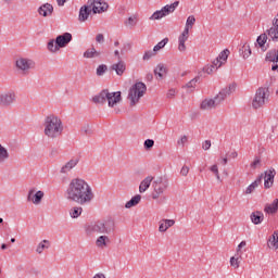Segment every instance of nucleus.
<instances>
[{"label": "nucleus", "mask_w": 278, "mask_h": 278, "mask_svg": "<svg viewBox=\"0 0 278 278\" xmlns=\"http://www.w3.org/2000/svg\"><path fill=\"white\" fill-rule=\"evenodd\" d=\"M65 199L78 205H90L94 201V191L86 179L73 178L65 190Z\"/></svg>", "instance_id": "1"}, {"label": "nucleus", "mask_w": 278, "mask_h": 278, "mask_svg": "<svg viewBox=\"0 0 278 278\" xmlns=\"http://www.w3.org/2000/svg\"><path fill=\"white\" fill-rule=\"evenodd\" d=\"M43 134L47 138L51 140H55V138H60L62 132L64 131V126L62 125V119H60L55 115H49L46 117L43 123Z\"/></svg>", "instance_id": "2"}, {"label": "nucleus", "mask_w": 278, "mask_h": 278, "mask_svg": "<svg viewBox=\"0 0 278 278\" xmlns=\"http://www.w3.org/2000/svg\"><path fill=\"white\" fill-rule=\"evenodd\" d=\"M116 230V222L113 218L102 219L90 224L87 227L88 233H98L101 236H110Z\"/></svg>", "instance_id": "3"}, {"label": "nucleus", "mask_w": 278, "mask_h": 278, "mask_svg": "<svg viewBox=\"0 0 278 278\" xmlns=\"http://www.w3.org/2000/svg\"><path fill=\"white\" fill-rule=\"evenodd\" d=\"M97 3H101V0H88L87 4L79 9L78 21L80 23H86L92 12L93 14H102V12H108V8H110L108 3H103L102 8L100 9L97 8Z\"/></svg>", "instance_id": "4"}, {"label": "nucleus", "mask_w": 278, "mask_h": 278, "mask_svg": "<svg viewBox=\"0 0 278 278\" xmlns=\"http://www.w3.org/2000/svg\"><path fill=\"white\" fill-rule=\"evenodd\" d=\"M168 178L165 176L157 177L153 181V192H152V199L153 201H157L159 203H164L166 201V197L162 195L166 190H168Z\"/></svg>", "instance_id": "5"}, {"label": "nucleus", "mask_w": 278, "mask_h": 278, "mask_svg": "<svg viewBox=\"0 0 278 278\" xmlns=\"http://www.w3.org/2000/svg\"><path fill=\"white\" fill-rule=\"evenodd\" d=\"M147 92V85L142 81H138L132 85L128 91V99L130 100V106L134 108L137 103H140V99L144 97Z\"/></svg>", "instance_id": "6"}, {"label": "nucleus", "mask_w": 278, "mask_h": 278, "mask_svg": "<svg viewBox=\"0 0 278 278\" xmlns=\"http://www.w3.org/2000/svg\"><path fill=\"white\" fill-rule=\"evenodd\" d=\"M269 97H270V93H268V88L260 87L256 90V93L252 100V108L254 110H260V108H264Z\"/></svg>", "instance_id": "7"}, {"label": "nucleus", "mask_w": 278, "mask_h": 278, "mask_svg": "<svg viewBox=\"0 0 278 278\" xmlns=\"http://www.w3.org/2000/svg\"><path fill=\"white\" fill-rule=\"evenodd\" d=\"M15 66L22 75H29V72L36 68V62L31 59L20 58L16 60Z\"/></svg>", "instance_id": "8"}, {"label": "nucleus", "mask_w": 278, "mask_h": 278, "mask_svg": "<svg viewBox=\"0 0 278 278\" xmlns=\"http://www.w3.org/2000/svg\"><path fill=\"white\" fill-rule=\"evenodd\" d=\"M16 101V92L13 90L0 93V108H10Z\"/></svg>", "instance_id": "9"}, {"label": "nucleus", "mask_w": 278, "mask_h": 278, "mask_svg": "<svg viewBox=\"0 0 278 278\" xmlns=\"http://www.w3.org/2000/svg\"><path fill=\"white\" fill-rule=\"evenodd\" d=\"M45 199V191H36V188H31L27 194V201L34 203V205H40Z\"/></svg>", "instance_id": "10"}, {"label": "nucleus", "mask_w": 278, "mask_h": 278, "mask_svg": "<svg viewBox=\"0 0 278 278\" xmlns=\"http://www.w3.org/2000/svg\"><path fill=\"white\" fill-rule=\"evenodd\" d=\"M263 175L264 178V188L268 190L269 188H273V185L275 184V176L277 175V170H275L274 167L267 169L264 172Z\"/></svg>", "instance_id": "11"}, {"label": "nucleus", "mask_w": 278, "mask_h": 278, "mask_svg": "<svg viewBox=\"0 0 278 278\" xmlns=\"http://www.w3.org/2000/svg\"><path fill=\"white\" fill-rule=\"evenodd\" d=\"M232 92H236V85H229L228 87L222 89L217 96H215V100L218 101V105L227 99V97L231 96Z\"/></svg>", "instance_id": "12"}, {"label": "nucleus", "mask_w": 278, "mask_h": 278, "mask_svg": "<svg viewBox=\"0 0 278 278\" xmlns=\"http://www.w3.org/2000/svg\"><path fill=\"white\" fill-rule=\"evenodd\" d=\"M232 92H236V85H229L228 87L222 89L217 96H215V100L218 101V105L227 99V97L231 96Z\"/></svg>", "instance_id": "13"}, {"label": "nucleus", "mask_w": 278, "mask_h": 278, "mask_svg": "<svg viewBox=\"0 0 278 278\" xmlns=\"http://www.w3.org/2000/svg\"><path fill=\"white\" fill-rule=\"evenodd\" d=\"M227 58H229V50L226 49L219 53V55L213 61L212 66H214L215 71H218L223 64L227 62Z\"/></svg>", "instance_id": "14"}, {"label": "nucleus", "mask_w": 278, "mask_h": 278, "mask_svg": "<svg viewBox=\"0 0 278 278\" xmlns=\"http://www.w3.org/2000/svg\"><path fill=\"white\" fill-rule=\"evenodd\" d=\"M72 40L73 35L71 33H64L55 38V45H58L59 49H64Z\"/></svg>", "instance_id": "15"}, {"label": "nucleus", "mask_w": 278, "mask_h": 278, "mask_svg": "<svg viewBox=\"0 0 278 278\" xmlns=\"http://www.w3.org/2000/svg\"><path fill=\"white\" fill-rule=\"evenodd\" d=\"M79 164V157H73L67 161L60 169L61 175H68L73 168H75Z\"/></svg>", "instance_id": "16"}, {"label": "nucleus", "mask_w": 278, "mask_h": 278, "mask_svg": "<svg viewBox=\"0 0 278 278\" xmlns=\"http://www.w3.org/2000/svg\"><path fill=\"white\" fill-rule=\"evenodd\" d=\"M109 97H106V101L109 104V108H114L117 103H121L123 101V97L121 96V91L116 92H110L109 91Z\"/></svg>", "instance_id": "17"}, {"label": "nucleus", "mask_w": 278, "mask_h": 278, "mask_svg": "<svg viewBox=\"0 0 278 278\" xmlns=\"http://www.w3.org/2000/svg\"><path fill=\"white\" fill-rule=\"evenodd\" d=\"M189 36L190 33H188V30H184L178 37V51H180L181 53L186 51V42L188 41Z\"/></svg>", "instance_id": "18"}, {"label": "nucleus", "mask_w": 278, "mask_h": 278, "mask_svg": "<svg viewBox=\"0 0 278 278\" xmlns=\"http://www.w3.org/2000/svg\"><path fill=\"white\" fill-rule=\"evenodd\" d=\"M217 105H218V101H216V98L204 99L201 102L200 108H201V110H214V108H217Z\"/></svg>", "instance_id": "19"}, {"label": "nucleus", "mask_w": 278, "mask_h": 278, "mask_svg": "<svg viewBox=\"0 0 278 278\" xmlns=\"http://www.w3.org/2000/svg\"><path fill=\"white\" fill-rule=\"evenodd\" d=\"M109 90L104 89L102 90L100 93L96 94L92 98V101L97 104L103 105V103H105L108 101V97H109Z\"/></svg>", "instance_id": "20"}, {"label": "nucleus", "mask_w": 278, "mask_h": 278, "mask_svg": "<svg viewBox=\"0 0 278 278\" xmlns=\"http://www.w3.org/2000/svg\"><path fill=\"white\" fill-rule=\"evenodd\" d=\"M40 16H51L53 14V5L51 3H45L38 9Z\"/></svg>", "instance_id": "21"}, {"label": "nucleus", "mask_w": 278, "mask_h": 278, "mask_svg": "<svg viewBox=\"0 0 278 278\" xmlns=\"http://www.w3.org/2000/svg\"><path fill=\"white\" fill-rule=\"evenodd\" d=\"M110 242L112 241L110 240V237L108 235H101L96 240V247H98V249H105L108 248Z\"/></svg>", "instance_id": "22"}, {"label": "nucleus", "mask_w": 278, "mask_h": 278, "mask_svg": "<svg viewBox=\"0 0 278 278\" xmlns=\"http://www.w3.org/2000/svg\"><path fill=\"white\" fill-rule=\"evenodd\" d=\"M262 179H264V175H261L253 181L244 191L243 194H253L255 189L262 184Z\"/></svg>", "instance_id": "23"}, {"label": "nucleus", "mask_w": 278, "mask_h": 278, "mask_svg": "<svg viewBox=\"0 0 278 278\" xmlns=\"http://www.w3.org/2000/svg\"><path fill=\"white\" fill-rule=\"evenodd\" d=\"M250 218L253 225H262L264 223V213L262 211L252 212Z\"/></svg>", "instance_id": "24"}, {"label": "nucleus", "mask_w": 278, "mask_h": 278, "mask_svg": "<svg viewBox=\"0 0 278 278\" xmlns=\"http://www.w3.org/2000/svg\"><path fill=\"white\" fill-rule=\"evenodd\" d=\"M111 70L115 71L116 75L122 76L123 73H125V71L127 70V65L123 60H119L117 63L111 66Z\"/></svg>", "instance_id": "25"}, {"label": "nucleus", "mask_w": 278, "mask_h": 278, "mask_svg": "<svg viewBox=\"0 0 278 278\" xmlns=\"http://www.w3.org/2000/svg\"><path fill=\"white\" fill-rule=\"evenodd\" d=\"M153 182V176H147L139 185L140 194L144 193L148 188H151V184Z\"/></svg>", "instance_id": "26"}, {"label": "nucleus", "mask_w": 278, "mask_h": 278, "mask_svg": "<svg viewBox=\"0 0 278 278\" xmlns=\"http://www.w3.org/2000/svg\"><path fill=\"white\" fill-rule=\"evenodd\" d=\"M173 225H175L174 219H163L160 222L159 231L164 233L165 231H168L169 227H173Z\"/></svg>", "instance_id": "27"}, {"label": "nucleus", "mask_w": 278, "mask_h": 278, "mask_svg": "<svg viewBox=\"0 0 278 278\" xmlns=\"http://www.w3.org/2000/svg\"><path fill=\"white\" fill-rule=\"evenodd\" d=\"M177 8H179V1H175L172 4H166L161 10L163 11L164 16H168V14H173Z\"/></svg>", "instance_id": "28"}, {"label": "nucleus", "mask_w": 278, "mask_h": 278, "mask_svg": "<svg viewBox=\"0 0 278 278\" xmlns=\"http://www.w3.org/2000/svg\"><path fill=\"white\" fill-rule=\"evenodd\" d=\"M265 61L273 62L274 64H277L278 63V50L277 49L269 50L265 55Z\"/></svg>", "instance_id": "29"}, {"label": "nucleus", "mask_w": 278, "mask_h": 278, "mask_svg": "<svg viewBox=\"0 0 278 278\" xmlns=\"http://www.w3.org/2000/svg\"><path fill=\"white\" fill-rule=\"evenodd\" d=\"M277 211H278V199H275L270 204H266L264 208L265 214H277Z\"/></svg>", "instance_id": "30"}, {"label": "nucleus", "mask_w": 278, "mask_h": 278, "mask_svg": "<svg viewBox=\"0 0 278 278\" xmlns=\"http://www.w3.org/2000/svg\"><path fill=\"white\" fill-rule=\"evenodd\" d=\"M8 160H10V152L8 151V148L0 143V164H5Z\"/></svg>", "instance_id": "31"}, {"label": "nucleus", "mask_w": 278, "mask_h": 278, "mask_svg": "<svg viewBox=\"0 0 278 278\" xmlns=\"http://www.w3.org/2000/svg\"><path fill=\"white\" fill-rule=\"evenodd\" d=\"M140 201H142V195L137 194V195L132 197L128 202H126V204H125L126 210L136 207V205H138V203H140Z\"/></svg>", "instance_id": "32"}, {"label": "nucleus", "mask_w": 278, "mask_h": 278, "mask_svg": "<svg viewBox=\"0 0 278 278\" xmlns=\"http://www.w3.org/2000/svg\"><path fill=\"white\" fill-rule=\"evenodd\" d=\"M240 55L243 58V60H248V58H251V46L249 43H244L240 49H239Z\"/></svg>", "instance_id": "33"}, {"label": "nucleus", "mask_w": 278, "mask_h": 278, "mask_svg": "<svg viewBox=\"0 0 278 278\" xmlns=\"http://www.w3.org/2000/svg\"><path fill=\"white\" fill-rule=\"evenodd\" d=\"M84 58H87L88 60L92 59V58H101V52L97 51V49H94V47L87 49L84 52Z\"/></svg>", "instance_id": "34"}, {"label": "nucleus", "mask_w": 278, "mask_h": 278, "mask_svg": "<svg viewBox=\"0 0 278 278\" xmlns=\"http://www.w3.org/2000/svg\"><path fill=\"white\" fill-rule=\"evenodd\" d=\"M267 247L269 249H274L275 251H277V249H278V232H274V235L269 238V240L267 242Z\"/></svg>", "instance_id": "35"}, {"label": "nucleus", "mask_w": 278, "mask_h": 278, "mask_svg": "<svg viewBox=\"0 0 278 278\" xmlns=\"http://www.w3.org/2000/svg\"><path fill=\"white\" fill-rule=\"evenodd\" d=\"M49 247H51V242H49V240H42L36 248V253H38V255H42V252L46 249H49Z\"/></svg>", "instance_id": "36"}, {"label": "nucleus", "mask_w": 278, "mask_h": 278, "mask_svg": "<svg viewBox=\"0 0 278 278\" xmlns=\"http://www.w3.org/2000/svg\"><path fill=\"white\" fill-rule=\"evenodd\" d=\"M81 212H84V207L74 206L70 208V216L71 218H79V216H81Z\"/></svg>", "instance_id": "37"}, {"label": "nucleus", "mask_w": 278, "mask_h": 278, "mask_svg": "<svg viewBox=\"0 0 278 278\" xmlns=\"http://www.w3.org/2000/svg\"><path fill=\"white\" fill-rule=\"evenodd\" d=\"M154 75L155 77H159L160 79H162V77H164V75H166V66H164V64L160 63L156 68L154 70Z\"/></svg>", "instance_id": "38"}, {"label": "nucleus", "mask_w": 278, "mask_h": 278, "mask_svg": "<svg viewBox=\"0 0 278 278\" xmlns=\"http://www.w3.org/2000/svg\"><path fill=\"white\" fill-rule=\"evenodd\" d=\"M47 49L50 53H58V51H60V46L55 43V39H51L48 41Z\"/></svg>", "instance_id": "39"}, {"label": "nucleus", "mask_w": 278, "mask_h": 278, "mask_svg": "<svg viewBox=\"0 0 278 278\" xmlns=\"http://www.w3.org/2000/svg\"><path fill=\"white\" fill-rule=\"evenodd\" d=\"M194 23H197V18H194V15H190L187 18L184 31H187L188 34H190V29H192V25H194Z\"/></svg>", "instance_id": "40"}, {"label": "nucleus", "mask_w": 278, "mask_h": 278, "mask_svg": "<svg viewBox=\"0 0 278 278\" xmlns=\"http://www.w3.org/2000/svg\"><path fill=\"white\" fill-rule=\"evenodd\" d=\"M267 41L268 35L266 33L261 34L256 39V42L261 49H264V45H266Z\"/></svg>", "instance_id": "41"}, {"label": "nucleus", "mask_w": 278, "mask_h": 278, "mask_svg": "<svg viewBox=\"0 0 278 278\" xmlns=\"http://www.w3.org/2000/svg\"><path fill=\"white\" fill-rule=\"evenodd\" d=\"M164 11L159 10L155 11L151 16H150V21H160L161 18H164Z\"/></svg>", "instance_id": "42"}, {"label": "nucleus", "mask_w": 278, "mask_h": 278, "mask_svg": "<svg viewBox=\"0 0 278 278\" xmlns=\"http://www.w3.org/2000/svg\"><path fill=\"white\" fill-rule=\"evenodd\" d=\"M156 53L157 52L155 50H148L144 52L142 60L144 62H147V61L151 60V58H155Z\"/></svg>", "instance_id": "43"}, {"label": "nucleus", "mask_w": 278, "mask_h": 278, "mask_svg": "<svg viewBox=\"0 0 278 278\" xmlns=\"http://www.w3.org/2000/svg\"><path fill=\"white\" fill-rule=\"evenodd\" d=\"M97 75L98 77H103V75H105V73H108V65L105 64H101L97 67Z\"/></svg>", "instance_id": "44"}, {"label": "nucleus", "mask_w": 278, "mask_h": 278, "mask_svg": "<svg viewBox=\"0 0 278 278\" xmlns=\"http://www.w3.org/2000/svg\"><path fill=\"white\" fill-rule=\"evenodd\" d=\"M168 45V38L161 40L156 46H154L153 50L157 53L161 49H164Z\"/></svg>", "instance_id": "45"}, {"label": "nucleus", "mask_w": 278, "mask_h": 278, "mask_svg": "<svg viewBox=\"0 0 278 278\" xmlns=\"http://www.w3.org/2000/svg\"><path fill=\"white\" fill-rule=\"evenodd\" d=\"M211 173H213L217 179V181H220V174L218 172V165H213L210 167Z\"/></svg>", "instance_id": "46"}, {"label": "nucleus", "mask_w": 278, "mask_h": 278, "mask_svg": "<svg viewBox=\"0 0 278 278\" xmlns=\"http://www.w3.org/2000/svg\"><path fill=\"white\" fill-rule=\"evenodd\" d=\"M230 266H232L233 268H240V257L232 256L230 258Z\"/></svg>", "instance_id": "47"}, {"label": "nucleus", "mask_w": 278, "mask_h": 278, "mask_svg": "<svg viewBox=\"0 0 278 278\" xmlns=\"http://www.w3.org/2000/svg\"><path fill=\"white\" fill-rule=\"evenodd\" d=\"M155 141L153 139H147L143 143L144 149H153Z\"/></svg>", "instance_id": "48"}, {"label": "nucleus", "mask_w": 278, "mask_h": 278, "mask_svg": "<svg viewBox=\"0 0 278 278\" xmlns=\"http://www.w3.org/2000/svg\"><path fill=\"white\" fill-rule=\"evenodd\" d=\"M81 134H85V136H91L92 128H90V125H85L81 127Z\"/></svg>", "instance_id": "49"}, {"label": "nucleus", "mask_w": 278, "mask_h": 278, "mask_svg": "<svg viewBox=\"0 0 278 278\" xmlns=\"http://www.w3.org/2000/svg\"><path fill=\"white\" fill-rule=\"evenodd\" d=\"M244 247H247V241H241L237 247V255H239V257L242 256V249H244Z\"/></svg>", "instance_id": "50"}, {"label": "nucleus", "mask_w": 278, "mask_h": 278, "mask_svg": "<svg viewBox=\"0 0 278 278\" xmlns=\"http://www.w3.org/2000/svg\"><path fill=\"white\" fill-rule=\"evenodd\" d=\"M197 83H199V80L197 78H193L189 83H187L186 86H184V88H195Z\"/></svg>", "instance_id": "51"}, {"label": "nucleus", "mask_w": 278, "mask_h": 278, "mask_svg": "<svg viewBox=\"0 0 278 278\" xmlns=\"http://www.w3.org/2000/svg\"><path fill=\"white\" fill-rule=\"evenodd\" d=\"M202 70L204 71V73H206V75H212V73H214V71H216L214 68V65H206Z\"/></svg>", "instance_id": "52"}, {"label": "nucleus", "mask_w": 278, "mask_h": 278, "mask_svg": "<svg viewBox=\"0 0 278 278\" xmlns=\"http://www.w3.org/2000/svg\"><path fill=\"white\" fill-rule=\"evenodd\" d=\"M262 164V160H260V157H255L254 161L251 163V168L255 169L257 168V166H260Z\"/></svg>", "instance_id": "53"}, {"label": "nucleus", "mask_w": 278, "mask_h": 278, "mask_svg": "<svg viewBox=\"0 0 278 278\" xmlns=\"http://www.w3.org/2000/svg\"><path fill=\"white\" fill-rule=\"evenodd\" d=\"M188 173H190V167L184 165V166L181 167V169H180V175H181L182 177H188Z\"/></svg>", "instance_id": "54"}, {"label": "nucleus", "mask_w": 278, "mask_h": 278, "mask_svg": "<svg viewBox=\"0 0 278 278\" xmlns=\"http://www.w3.org/2000/svg\"><path fill=\"white\" fill-rule=\"evenodd\" d=\"M96 41L99 43V45H103V42H105V36H103V34H98L96 36Z\"/></svg>", "instance_id": "55"}, {"label": "nucleus", "mask_w": 278, "mask_h": 278, "mask_svg": "<svg viewBox=\"0 0 278 278\" xmlns=\"http://www.w3.org/2000/svg\"><path fill=\"white\" fill-rule=\"evenodd\" d=\"M205 77H207V74L202 68L201 71L198 72V75L195 76V79L199 81V79H203Z\"/></svg>", "instance_id": "56"}, {"label": "nucleus", "mask_w": 278, "mask_h": 278, "mask_svg": "<svg viewBox=\"0 0 278 278\" xmlns=\"http://www.w3.org/2000/svg\"><path fill=\"white\" fill-rule=\"evenodd\" d=\"M126 25H129L130 27L136 26V16L128 17Z\"/></svg>", "instance_id": "57"}, {"label": "nucleus", "mask_w": 278, "mask_h": 278, "mask_svg": "<svg viewBox=\"0 0 278 278\" xmlns=\"http://www.w3.org/2000/svg\"><path fill=\"white\" fill-rule=\"evenodd\" d=\"M211 147H212V141L210 140H205L202 144V148L204 149V151H210Z\"/></svg>", "instance_id": "58"}, {"label": "nucleus", "mask_w": 278, "mask_h": 278, "mask_svg": "<svg viewBox=\"0 0 278 278\" xmlns=\"http://www.w3.org/2000/svg\"><path fill=\"white\" fill-rule=\"evenodd\" d=\"M186 142H188V137L187 136H182L180 138V140H178V144H186Z\"/></svg>", "instance_id": "59"}, {"label": "nucleus", "mask_w": 278, "mask_h": 278, "mask_svg": "<svg viewBox=\"0 0 278 278\" xmlns=\"http://www.w3.org/2000/svg\"><path fill=\"white\" fill-rule=\"evenodd\" d=\"M173 97H175V89H169L167 92V98L173 99Z\"/></svg>", "instance_id": "60"}, {"label": "nucleus", "mask_w": 278, "mask_h": 278, "mask_svg": "<svg viewBox=\"0 0 278 278\" xmlns=\"http://www.w3.org/2000/svg\"><path fill=\"white\" fill-rule=\"evenodd\" d=\"M229 157H231L232 160H236V157H238V152L237 151L230 152Z\"/></svg>", "instance_id": "61"}, {"label": "nucleus", "mask_w": 278, "mask_h": 278, "mask_svg": "<svg viewBox=\"0 0 278 278\" xmlns=\"http://www.w3.org/2000/svg\"><path fill=\"white\" fill-rule=\"evenodd\" d=\"M92 278H105V274H103V273H98V274H96Z\"/></svg>", "instance_id": "62"}, {"label": "nucleus", "mask_w": 278, "mask_h": 278, "mask_svg": "<svg viewBox=\"0 0 278 278\" xmlns=\"http://www.w3.org/2000/svg\"><path fill=\"white\" fill-rule=\"evenodd\" d=\"M146 79L147 81H153V74H147Z\"/></svg>", "instance_id": "63"}, {"label": "nucleus", "mask_w": 278, "mask_h": 278, "mask_svg": "<svg viewBox=\"0 0 278 278\" xmlns=\"http://www.w3.org/2000/svg\"><path fill=\"white\" fill-rule=\"evenodd\" d=\"M68 0H56V3L59 7L62 8V5H64V3H66Z\"/></svg>", "instance_id": "64"}]
</instances>
